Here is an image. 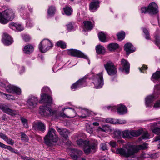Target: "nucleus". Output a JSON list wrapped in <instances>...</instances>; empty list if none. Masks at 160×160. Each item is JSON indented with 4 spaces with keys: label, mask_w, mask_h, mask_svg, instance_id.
<instances>
[{
    "label": "nucleus",
    "mask_w": 160,
    "mask_h": 160,
    "mask_svg": "<svg viewBox=\"0 0 160 160\" xmlns=\"http://www.w3.org/2000/svg\"><path fill=\"white\" fill-rule=\"evenodd\" d=\"M159 79H160V72L157 71L152 74L151 79L154 81V79L158 80Z\"/></svg>",
    "instance_id": "72a5a7b5"
},
{
    "label": "nucleus",
    "mask_w": 160,
    "mask_h": 160,
    "mask_svg": "<svg viewBox=\"0 0 160 160\" xmlns=\"http://www.w3.org/2000/svg\"><path fill=\"white\" fill-rule=\"evenodd\" d=\"M26 25L28 27H32L33 26V23L32 21L29 19H28L27 20Z\"/></svg>",
    "instance_id": "8fccbe9b"
},
{
    "label": "nucleus",
    "mask_w": 160,
    "mask_h": 160,
    "mask_svg": "<svg viewBox=\"0 0 160 160\" xmlns=\"http://www.w3.org/2000/svg\"><path fill=\"white\" fill-rule=\"evenodd\" d=\"M142 129H139L138 130L130 131V138L132 137H137L140 135L142 132Z\"/></svg>",
    "instance_id": "cd10ccee"
},
{
    "label": "nucleus",
    "mask_w": 160,
    "mask_h": 160,
    "mask_svg": "<svg viewBox=\"0 0 160 160\" xmlns=\"http://www.w3.org/2000/svg\"><path fill=\"white\" fill-rule=\"evenodd\" d=\"M148 12L151 14H156L158 12V5L154 2L150 3L148 6Z\"/></svg>",
    "instance_id": "4468645a"
},
{
    "label": "nucleus",
    "mask_w": 160,
    "mask_h": 160,
    "mask_svg": "<svg viewBox=\"0 0 160 160\" xmlns=\"http://www.w3.org/2000/svg\"><path fill=\"white\" fill-rule=\"evenodd\" d=\"M85 145L83 147V150L86 154L93 153L97 149V145L96 143L90 142L89 141H85Z\"/></svg>",
    "instance_id": "39448f33"
},
{
    "label": "nucleus",
    "mask_w": 160,
    "mask_h": 160,
    "mask_svg": "<svg viewBox=\"0 0 160 160\" xmlns=\"http://www.w3.org/2000/svg\"><path fill=\"white\" fill-rule=\"evenodd\" d=\"M149 137L150 136L148 133L147 132H145L143 134L142 137L139 138V140L141 141L143 139H148L150 138Z\"/></svg>",
    "instance_id": "ea45409f"
},
{
    "label": "nucleus",
    "mask_w": 160,
    "mask_h": 160,
    "mask_svg": "<svg viewBox=\"0 0 160 160\" xmlns=\"http://www.w3.org/2000/svg\"><path fill=\"white\" fill-rule=\"evenodd\" d=\"M143 33L145 34V38L148 40H150V36L149 34V33L148 31L145 28H143Z\"/></svg>",
    "instance_id": "79ce46f5"
},
{
    "label": "nucleus",
    "mask_w": 160,
    "mask_h": 160,
    "mask_svg": "<svg viewBox=\"0 0 160 160\" xmlns=\"http://www.w3.org/2000/svg\"><path fill=\"white\" fill-rule=\"evenodd\" d=\"M84 24V28L87 30H90L93 27L92 24L91 22L90 21H85L83 22Z\"/></svg>",
    "instance_id": "c85d7f7f"
},
{
    "label": "nucleus",
    "mask_w": 160,
    "mask_h": 160,
    "mask_svg": "<svg viewBox=\"0 0 160 160\" xmlns=\"http://www.w3.org/2000/svg\"><path fill=\"white\" fill-rule=\"evenodd\" d=\"M108 109L111 111H115L117 109V112L120 114L123 115L127 112V108L122 104H119L117 106H110L107 107Z\"/></svg>",
    "instance_id": "6e6552de"
},
{
    "label": "nucleus",
    "mask_w": 160,
    "mask_h": 160,
    "mask_svg": "<svg viewBox=\"0 0 160 160\" xmlns=\"http://www.w3.org/2000/svg\"><path fill=\"white\" fill-rule=\"evenodd\" d=\"M109 128L106 126H104L102 128H99L98 129V131L107 132L109 130Z\"/></svg>",
    "instance_id": "a19ab883"
},
{
    "label": "nucleus",
    "mask_w": 160,
    "mask_h": 160,
    "mask_svg": "<svg viewBox=\"0 0 160 160\" xmlns=\"http://www.w3.org/2000/svg\"><path fill=\"white\" fill-rule=\"evenodd\" d=\"M122 134V132L119 130L115 131L114 132V137L118 138H121Z\"/></svg>",
    "instance_id": "a18cd8bd"
},
{
    "label": "nucleus",
    "mask_w": 160,
    "mask_h": 160,
    "mask_svg": "<svg viewBox=\"0 0 160 160\" xmlns=\"http://www.w3.org/2000/svg\"><path fill=\"white\" fill-rule=\"evenodd\" d=\"M74 23L73 22H70L67 25V28L69 31L74 30L75 28L74 26Z\"/></svg>",
    "instance_id": "4c0bfd02"
},
{
    "label": "nucleus",
    "mask_w": 160,
    "mask_h": 160,
    "mask_svg": "<svg viewBox=\"0 0 160 160\" xmlns=\"http://www.w3.org/2000/svg\"><path fill=\"white\" fill-rule=\"evenodd\" d=\"M15 13L12 9H8L0 13V22L2 24L7 23L15 18Z\"/></svg>",
    "instance_id": "20e7f679"
},
{
    "label": "nucleus",
    "mask_w": 160,
    "mask_h": 160,
    "mask_svg": "<svg viewBox=\"0 0 160 160\" xmlns=\"http://www.w3.org/2000/svg\"><path fill=\"white\" fill-rule=\"evenodd\" d=\"M39 113L42 115L46 116H54L57 118L59 117L73 118L76 115V113L74 110L68 107L63 108L62 109V112L56 111H52L47 105L41 106L39 107Z\"/></svg>",
    "instance_id": "f257e3e1"
},
{
    "label": "nucleus",
    "mask_w": 160,
    "mask_h": 160,
    "mask_svg": "<svg viewBox=\"0 0 160 160\" xmlns=\"http://www.w3.org/2000/svg\"><path fill=\"white\" fill-rule=\"evenodd\" d=\"M34 50L33 47L31 45L25 46L23 49L24 52L26 54H29L32 52Z\"/></svg>",
    "instance_id": "a878e982"
},
{
    "label": "nucleus",
    "mask_w": 160,
    "mask_h": 160,
    "mask_svg": "<svg viewBox=\"0 0 160 160\" xmlns=\"http://www.w3.org/2000/svg\"><path fill=\"white\" fill-rule=\"evenodd\" d=\"M21 140L25 142H27L29 140L28 136L24 133L21 132Z\"/></svg>",
    "instance_id": "37998d69"
},
{
    "label": "nucleus",
    "mask_w": 160,
    "mask_h": 160,
    "mask_svg": "<svg viewBox=\"0 0 160 160\" xmlns=\"http://www.w3.org/2000/svg\"><path fill=\"white\" fill-rule=\"evenodd\" d=\"M106 122L113 124H124L126 123L125 120L108 118L106 120Z\"/></svg>",
    "instance_id": "5701e85b"
},
{
    "label": "nucleus",
    "mask_w": 160,
    "mask_h": 160,
    "mask_svg": "<svg viewBox=\"0 0 160 160\" xmlns=\"http://www.w3.org/2000/svg\"><path fill=\"white\" fill-rule=\"evenodd\" d=\"M122 133L123 138H130V131L127 130H124L122 132Z\"/></svg>",
    "instance_id": "c9c22d12"
},
{
    "label": "nucleus",
    "mask_w": 160,
    "mask_h": 160,
    "mask_svg": "<svg viewBox=\"0 0 160 160\" xmlns=\"http://www.w3.org/2000/svg\"><path fill=\"white\" fill-rule=\"evenodd\" d=\"M56 129L61 136L66 140L68 139L69 134V132L68 130L65 128H60L58 126L56 127Z\"/></svg>",
    "instance_id": "f3484780"
},
{
    "label": "nucleus",
    "mask_w": 160,
    "mask_h": 160,
    "mask_svg": "<svg viewBox=\"0 0 160 160\" xmlns=\"http://www.w3.org/2000/svg\"><path fill=\"white\" fill-rule=\"evenodd\" d=\"M104 67L109 75L113 76L116 74L117 69L114 64L111 61H108L106 64H104Z\"/></svg>",
    "instance_id": "0eeeda50"
},
{
    "label": "nucleus",
    "mask_w": 160,
    "mask_h": 160,
    "mask_svg": "<svg viewBox=\"0 0 160 160\" xmlns=\"http://www.w3.org/2000/svg\"><path fill=\"white\" fill-rule=\"evenodd\" d=\"M124 50L128 54L134 52L135 50V48L130 43H128L124 45Z\"/></svg>",
    "instance_id": "4be33fe9"
},
{
    "label": "nucleus",
    "mask_w": 160,
    "mask_h": 160,
    "mask_svg": "<svg viewBox=\"0 0 160 160\" xmlns=\"http://www.w3.org/2000/svg\"><path fill=\"white\" fill-rule=\"evenodd\" d=\"M85 141H88V140L83 141L82 139L78 140L77 141V144L80 146H84L85 145Z\"/></svg>",
    "instance_id": "49530a36"
},
{
    "label": "nucleus",
    "mask_w": 160,
    "mask_h": 160,
    "mask_svg": "<svg viewBox=\"0 0 160 160\" xmlns=\"http://www.w3.org/2000/svg\"><path fill=\"white\" fill-rule=\"evenodd\" d=\"M152 132L155 134L160 133V127H156L152 130Z\"/></svg>",
    "instance_id": "3c124183"
},
{
    "label": "nucleus",
    "mask_w": 160,
    "mask_h": 160,
    "mask_svg": "<svg viewBox=\"0 0 160 160\" xmlns=\"http://www.w3.org/2000/svg\"><path fill=\"white\" fill-rule=\"evenodd\" d=\"M8 136L3 133L0 132V138L4 140L5 141L8 139Z\"/></svg>",
    "instance_id": "603ef678"
},
{
    "label": "nucleus",
    "mask_w": 160,
    "mask_h": 160,
    "mask_svg": "<svg viewBox=\"0 0 160 160\" xmlns=\"http://www.w3.org/2000/svg\"><path fill=\"white\" fill-rule=\"evenodd\" d=\"M154 108H160V100L157 101L154 104Z\"/></svg>",
    "instance_id": "e2e57ef3"
},
{
    "label": "nucleus",
    "mask_w": 160,
    "mask_h": 160,
    "mask_svg": "<svg viewBox=\"0 0 160 160\" xmlns=\"http://www.w3.org/2000/svg\"><path fill=\"white\" fill-rule=\"evenodd\" d=\"M0 109L3 112L12 116H15L17 114V112L15 110H12L8 108L6 105L0 103Z\"/></svg>",
    "instance_id": "2eb2a0df"
},
{
    "label": "nucleus",
    "mask_w": 160,
    "mask_h": 160,
    "mask_svg": "<svg viewBox=\"0 0 160 160\" xmlns=\"http://www.w3.org/2000/svg\"><path fill=\"white\" fill-rule=\"evenodd\" d=\"M154 141H159V142H160V135H158L155 137V138H154Z\"/></svg>",
    "instance_id": "774afa93"
},
{
    "label": "nucleus",
    "mask_w": 160,
    "mask_h": 160,
    "mask_svg": "<svg viewBox=\"0 0 160 160\" xmlns=\"http://www.w3.org/2000/svg\"><path fill=\"white\" fill-rule=\"evenodd\" d=\"M52 98L48 95L43 93L41 95V100L39 101V103H46L49 104H52Z\"/></svg>",
    "instance_id": "dca6fc26"
},
{
    "label": "nucleus",
    "mask_w": 160,
    "mask_h": 160,
    "mask_svg": "<svg viewBox=\"0 0 160 160\" xmlns=\"http://www.w3.org/2000/svg\"><path fill=\"white\" fill-rule=\"evenodd\" d=\"M38 102V101L37 97L34 96H31L28 100V105L30 108H34L36 106Z\"/></svg>",
    "instance_id": "ddd939ff"
},
{
    "label": "nucleus",
    "mask_w": 160,
    "mask_h": 160,
    "mask_svg": "<svg viewBox=\"0 0 160 160\" xmlns=\"http://www.w3.org/2000/svg\"><path fill=\"white\" fill-rule=\"evenodd\" d=\"M0 147L5 148L8 149V150H10L11 148V147L10 146H7L5 145V144H3L2 142H0Z\"/></svg>",
    "instance_id": "09e8293b"
},
{
    "label": "nucleus",
    "mask_w": 160,
    "mask_h": 160,
    "mask_svg": "<svg viewBox=\"0 0 160 160\" xmlns=\"http://www.w3.org/2000/svg\"><path fill=\"white\" fill-rule=\"evenodd\" d=\"M73 151L77 154V155H74L72 156V158L74 160L78 159L79 157L82 156L83 153L82 151L78 150L77 149H74Z\"/></svg>",
    "instance_id": "393cba45"
},
{
    "label": "nucleus",
    "mask_w": 160,
    "mask_h": 160,
    "mask_svg": "<svg viewBox=\"0 0 160 160\" xmlns=\"http://www.w3.org/2000/svg\"><path fill=\"white\" fill-rule=\"evenodd\" d=\"M125 33L123 31H121L118 33L117 36L118 38V39L119 41H122L125 38Z\"/></svg>",
    "instance_id": "f704fd0d"
},
{
    "label": "nucleus",
    "mask_w": 160,
    "mask_h": 160,
    "mask_svg": "<svg viewBox=\"0 0 160 160\" xmlns=\"http://www.w3.org/2000/svg\"><path fill=\"white\" fill-rule=\"evenodd\" d=\"M5 141L8 144L11 145H13L14 144V140L10 138L8 139H8H7Z\"/></svg>",
    "instance_id": "6e6d98bb"
},
{
    "label": "nucleus",
    "mask_w": 160,
    "mask_h": 160,
    "mask_svg": "<svg viewBox=\"0 0 160 160\" xmlns=\"http://www.w3.org/2000/svg\"><path fill=\"white\" fill-rule=\"evenodd\" d=\"M56 133L54 128H49L47 134L44 138V142L46 144L51 146L52 145V142H56L58 141V137Z\"/></svg>",
    "instance_id": "7ed1b4c3"
},
{
    "label": "nucleus",
    "mask_w": 160,
    "mask_h": 160,
    "mask_svg": "<svg viewBox=\"0 0 160 160\" xmlns=\"http://www.w3.org/2000/svg\"><path fill=\"white\" fill-rule=\"evenodd\" d=\"M55 8L54 7H50L48 9V15L49 16L53 15L55 13Z\"/></svg>",
    "instance_id": "e433bc0d"
},
{
    "label": "nucleus",
    "mask_w": 160,
    "mask_h": 160,
    "mask_svg": "<svg viewBox=\"0 0 160 160\" xmlns=\"http://www.w3.org/2000/svg\"><path fill=\"white\" fill-rule=\"evenodd\" d=\"M148 8L146 7H143L141 8V11L142 13H146L147 12H148Z\"/></svg>",
    "instance_id": "5fc2aeb1"
},
{
    "label": "nucleus",
    "mask_w": 160,
    "mask_h": 160,
    "mask_svg": "<svg viewBox=\"0 0 160 160\" xmlns=\"http://www.w3.org/2000/svg\"><path fill=\"white\" fill-rule=\"evenodd\" d=\"M148 145L145 143L138 146L127 145L123 148L117 149L116 152L122 156L128 157L133 155L140 150L147 149Z\"/></svg>",
    "instance_id": "f03ea898"
},
{
    "label": "nucleus",
    "mask_w": 160,
    "mask_h": 160,
    "mask_svg": "<svg viewBox=\"0 0 160 160\" xmlns=\"http://www.w3.org/2000/svg\"><path fill=\"white\" fill-rule=\"evenodd\" d=\"M68 55L72 56L87 59L88 58L87 56L85 55L80 51L77 49H69L68 50Z\"/></svg>",
    "instance_id": "9d476101"
},
{
    "label": "nucleus",
    "mask_w": 160,
    "mask_h": 160,
    "mask_svg": "<svg viewBox=\"0 0 160 160\" xmlns=\"http://www.w3.org/2000/svg\"><path fill=\"white\" fill-rule=\"evenodd\" d=\"M52 47V43L50 40L44 39L39 44V48L41 52H45L51 49Z\"/></svg>",
    "instance_id": "423d86ee"
},
{
    "label": "nucleus",
    "mask_w": 160,
    "mask_h": 160,
    "mask_svg": "<svg viewBox=\"0 0 160 160\" xmlns=\"http://www.w3.org/2000/svg\"><path fill=\"white\" fill-rule=\"evenodd\" d=\"M93 82L95 87L97 89L102 87L103 84V78L102 72L94 77Z\"/></svg>",
    "instance_id": "1a4fd4ad"
},
{
    "label": "nucleus",
    "mask_w": 160,
    "mask_h": 160,
    "mask_svg": "<svg viewBox=\"0 0 160 160\" xmlns=\"http://www.w3.org/2000/svg\"><path fill=\"white\" fill-rule=\"evenodd\" d=\"M20 120L23 123L24 126L26 128H28V124L27 120L26 119L23 117H21Z\"/></svg>",
    "instance_id": "c03bdc74"
},
{
    "label": "nucleus",
    "mask_w": 160,
    "mask_h": 160,
    "mask_svg": "<svg viewBox=\"0 0 160 160\" xmlns=\"http://www.w3.org/2000/svg\"><path fill=\"white\" fill-rule=\"evenodd\" d=\"M8 136L3 133L0 132V138L4 140L5 141L8 139Z\"/></svg>",
    "instance_id": "864d4df0"
},
{
    "label": "nucleus",
    "mask_w": 160,
    "mask_h": 160,
    "mask_svg": "<svg viewBox=\"0 0 160 160\" xmlns=\"http://www.w3.org/2000/svg\"><path fill=\"white\" fill-rule=\"evenodd\" d=\"M17 24L14 22H11L9 24V27L12 29H15L16 28V26H17Z\"/></svg>",
    "instance_id": "13d9d810"
},
{
    "label": "nucleus",
    "mask_w": 160,
    "mask_h": 160,
    "mask_svg": "<svg viewBox=\"0 0 160 160\" xmlns=\"http://www.w3.org/2000/svg\"><path fill=\"white\" fill-rule=\"evenodd\" d=\"M118 47V45L117 43H111L108 46V50L111 51H113L117 49Z\"/></svg>",
    "instance_id": "c756f323"
},
{
    "label": "nucleus",
    "mask_w": 160,
    "mask_h": 160,
    "mask_svg": "<svg viewBox=\"0 0 160 160\" xmlns=\"http://www.w3.org/2000/svg\"><path fill=\"white\" fill-rule=\"evenodd\" d=\"M5 95L6 96V97H8L9 96H10V98H7V99L8 100H9L11 99L13 100H15V98L11 95L7 94H5Z\"/></svg>",
    "instance_id": "338daca9"
},
{
    "label": "nucleus",
    "mask_w": 160,
    "mask_h": 160,
    "mask_svg": "<svg viewBox=\"0 0 160 160\" xmlns=\"http://www.w3.org/2000/svg\"><path fill=\"white\" fill-rule=\"evenodd\" d=\"M63 10L65 14L68 16L71 15L72 12V10L69 7H66L63 8Z\"/></svg>",
    "instance_id": "7c9ffc66"
},
{
    "label": "nucleus",
    "mask_w": 160,
    "mask_h": 160,
    "mask_svg": "<svg viewBox=\"0 0 160 160\" xmlns=\"http://www.w3.org/2000/svg\"><path fill=\"white\" fill-rule=\"evenodd\" d=\"M86 129L87 132L89 133L92 132V129L90 127V126H87L86 128Z\"/></svg>",
    "instance_id": "0e129e2a"
},
{
    "label": "nucleus",
    "mask_w": 160,
    "mask_h": 160,
    "mask_svg": "<svg viewBox=\"0 0 160 160\" xmlns=\"http://www.w3.org/2000/svg\"><path fill=\"white\" fill-rule=\"evenodd\" d=\"M2 86L5 87L6 90L10 93H15L18 95H20L21 93V90L19 88L9 84L7 86H5V85L1 83Z\"/></svg>",
    "instance_id": "9b49d317"
},
{
    "label": "nucleus",
    "mask_w": 160,
    "mask_h": 160,
    "mask_svg": "<svg viewBox=\"0 0 160 160\" xmlns=\"http://www.w3.org/2000/svg\"><path fill=\"white\" fill-rule=\"evenodd\" d=\"M106 34L102 32H100L98 34V37L100 40L103 42H106Z\"/></svg>",
    "instance_id": "2f4dec72"
},
{
    "label": "nucleus",
    "mask_w": 160,
    "mask_h": 160,
    "mask_svg": "<svg viewBox=\"0 0 160 160\" xmlns=\"http://www.w3.org/2000/svg\"><path fill=\"white\" fill-rule=\"evenodd\" d=\"M121 65L123 67V70H124L127 73L129 72L130 65L129 62L126 60L122 59L121 60Z\"/></svg>",
    "instance_id": "412c9836"
},
{
    "label": "nucleus",
    "mask_w": 160,
    "mask_h": 160,
    "mask_svg": "<svg viewBox=\"0 0 160 160\" xmlns=\"http://www.w3.org/2000/svg\"><path fill=\"white\" fill-rule=\"evenodd\" d=\"M17 25L16 26V28L17 30L19 31H22L24 29V28L20 24H17Z\"/></svg>",
    "instance_id": "4d7b16f0"
},
{
    "label": "nucleus",
    "mask_w": 160,
    "mask_h": 160,
    "mask_svg": "<svg viewBox=\"0 0 160 160\" xmlns=\"http://www.w3.org/2000/svg\"><path fill=\"white\" fill-rule=\"evenodd\" d=\"M97 53L98 54H103L105 52V48L101 45H97L96 47Z\"/></svg>",
    "instance_id": "bb28decb"
},
{
    "label": "nucleus",
    "mask_w": 160,
    "mask_h": 160,
    "mask_svg": "<svg viewBox=\"0 0 160 160\" xmlns=\"http://www.w3.org/2000/svg\"><path fill=\"white\" fill-rule=\"evenodd\" d=\"M2 41L5 45H9L12 43L13 41L9 35L6 33H4L2 38Z\"/></svg>",
    "instance_id": "a211bd4d"
},
{
    "label": "nucleus",
    "mask_w": 160,
    "mask_h": 160,
    "mask_svg": "<svg viewBox=\"0 0 160 160\" xmlns=\"http://www.w3.org/2000/svg\"><path fill=\"white\" fill-rule=\"evenodd\" d=\"M154 99V97L152 95L147 96L145 98V105L147 107H151V103Z\"/></svg>",
    "instance_id": "b1692460"
},
{
    "label": "nucleus",
    "mask_w": 160,
    "mask_h": 160,
    "mask_svg": "<svg viewBox=\"0 0 160 160\" xmlns=\"http://www.w3.org/2000/svg\"><path fill=\"white\" fill-rule=\"evenodd\" d=\"M86 85V79L83 78L80 79L72 84L71 88L72 90H75L79 88L85 86Z\"/></svg>",
    "instance_id": "f8f14e48"
},
{
    "label": "nucleus",
    "mask_w": 160,
    "mask_h": 160,
    "mask_svg": "<svg viewBox=\"0 0 160 160\" xmlns=\"http://www.w3.org/2000/svg\"><path fill=\"white\" fill-rule=\"evenodd\" d=\"M82 114L80 116V117L82 118H85L89 116L90 113L89 111L87 109H83L82 110Z\"/></svg>",
    "instance_id": "473e14b6"
},
{
    "label": "nucleus",
    "mask_w": 160,
    "mask_h": 160,
    "mask_svg": "<svg viewBox=\"0 0 160 160\" xmlns=\"http://www.w3.org/2000/svg\"><path fill=\"white\" fill-rule=\"evenodd\" d=\"M50 91L49 88L47 87H44L42 89L41 92H48Z\"/></svg>",
    "instance_id": "052dcab7"
},
{
    "label": "nucleus",
    "mask_w": 160,
    "mask_h": 160,
    "mask_svg": "<svg viewBox=\"0 0 160 160\" xmlns=\"http://www.w3.org/2000/svg\"><path fill=\"white\" fill-rule=\"evenodd\" d=\"M155 43L156 45H158L160 43V39H159V38L157 36H155Z\"/></svg>",
    "instance_id": "bf43d9fd"
},
{
    "label": "nucleus",
    "mask_w": 160,
    "mask_h": 160,
    "mask_svg": "<svg viewBox=\"0 0 160 160\" xmlns=\"http://www.w3.org/2000/svg\"><path fill=\"white\" fill-rule=\"evenodd\" d=\"M100 2L97 0H93L89 6V9L92 12H95L99 7Z\"/></svg>",
    "instance_id": "6ab92c4d"
},
{
    "label": "nucleus",
    "mask_w": 160,
    "mask_h": 160,
    "mask_svg": "<svg viewBox=\"0 0 160 160\" xmlns=\"http://www.w3.org/2000/svg\"><path fill=\"white\" fill-rule=\"evenodd\" d=\"M100 149L103 151L107 150L108 147L107 144L105 143H101L100 145Z\"/></svg>",
    "instance_id": "de8ad7c7"
},
{
    "label": "nucleus",
    "mask_w": 160,
    "mask_h": 160,
    "mask_svg": "<svg viewBox=\"0 0 160 160\" xmlns=\"http://www.w3.org/2000/svg\"><path fill=\"white\" fill-rule=\"evenodd\" d=\"M33 127L36 130H39L42 132L44 131L46 128L44 124L40 122H35Z\"/></svg>",
    "instance_id": "aec40b11"
},
{
    "label": "nucleus",
    "mask_w": 160,
    "mask_h": 160,
    "mask_svg": "<svg viewBox=\"0 0 160 160\" xmlns=\"http://www.w3.org/2000/svg\"><path fill=\"white\" fill-rule=\"evenodd\" d=\"M109 144L113 148H115L117 145L116 142L114 141H111L109 143Z\"/></svg>",
    "instance_id": "680f3d73"
},
{
    "label": "nucleus",
    "mask_w": 160,
    "mask_h": 160,
    "mask_svg": "<svg viewBox=\"0 0 160 160\" xmlns=\"http://www.w3.org/2000/svg\"><path fill=\"white\" fill-rule=\"evenodd\" d=\"M30 39V37L27 35H25L23 37V39L26 42H28Z\"/></svg>",
    "instance_id": "69168bd1"
},
{
    "label": "nucleus",
    "mask_w": 160,
    "mask_h": 160,
    "mask_svg": "<svg viewBox=\"0 0 160 160\" xmlns=\"http://www.w3.org/2000/svg\"><path fill=\"white\" fill-rule=\"evenodd\" d=\"M57 45L62 49H65L66 47V44L62 41H59L57 43Z\"/></svg>",
    "instance_id": "58836bf2"
}]
</instances>
